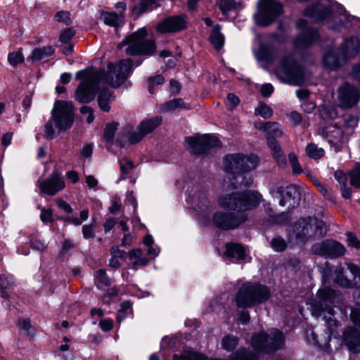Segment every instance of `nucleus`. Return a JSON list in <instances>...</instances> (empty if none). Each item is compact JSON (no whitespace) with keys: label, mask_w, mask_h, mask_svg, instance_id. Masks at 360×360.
Returning a JSON list of instances; mask_svg holds the SVG:
<instances>
[{"label":"nucleus","mask_w":360,"mask_h":360,"mask_svg":"<svg viewBox=\"0 0 360 360\" xmlns=\"http://www.w3.org/2000/svg\"><path fill=\"white\" fill-rule=\"evenodd\" d=\"M208 203L209 200L207 197L204 193H200L198 195V203L195 207L199 210H203L205 207H207Z\"/></svg>","instance_id":"obj_56"},{"label":"nucleus","mask_w":360,"mask_h":360,"mask_svg":"<svg viewBox=\"0 0 360 360\" xmlns=\"http://www.w3.org/2000/svg\"><path fill=\"white\" fill-rule=\"evenodd\" d=\"M118 124L115 122H112L108 123L105 129L103 132V138L106 143L112 144L115 134L117 129Z\"/></svg>","instance_id":"obj_34"},{"label":"nucleus","mask_w":360,"mask_h":360,"mask_svg":"<svg viewBox=\"0 0 360 360\" xmlns=\"http://www.w3.org/2000/svg\"><path fill=\"white\" fill-rule=\"evenodd\" d=\"M162 122V117L157 116L148 120L142 121L138 126V129L141 130L146 136L151 133Z\"/></svg>","instance_id":"obj_26"},{"label":"nucleus","mask_w":360,"mask_h":360,"mask_svg":"<svg viewBox=\"0 0 360 360\" xmlns=\"http://www.w3.org/2000/svg\"><path fill=\"white\" fill-rule=\"evenodd\" d=\"M258 128L266 132L267 142L270 137L276 139V138L281 137L283 134V127L276 122H267L263 123L261 126L258 127Z\"/></svg>","instance_id":"obj_23"},{"label":"nucleus","mask_w":360,"mask_h":360,"mask_svg":"<svg viewBox=\"0 0 360 360\" xmlns=\"http://www.w3.org/2000/svg\"><path fill=\"white\" fill-rule=\"evenodd\" d=\"M188 149L193 154L206 153L211 148L220 146V141L215 136L203 135L202 136H188L186 138Z\"/></svg>","instance_id":"obj_13"},{"label":"nucleus","mask_w":360,"mask_h":360,"mask_svg":"<svg viewBox=\"0 0 360 360\" xmlns=\"http://www.w3.org/2000/svg\"><path fill=\"white\" fill-rule=\"evenodd\" d=\"M276 73L279 77H285L286 82L291 85L300 86L304 83L303 68L291 56L282 59Z\"/></svg>","instance_id":"obj_10"},{"label":"nucleus","mask_w":360,"mask_h":360,"mask_svg":"<svg viewBox=\"0 0 360 360\" xmlns=\"http://www.w3.org/2000/svg\"><path fill=\"white\" fill-rule=\"evenodd\" d=\"M154 3V0H139L138 6L134 8V11L138 15H140L151 9Z\"/></svg>","instance_id":"obj_40"},{"label":"nucleus","mask_w":360,"mask_h":360,"mask_svg":"<svg viewBox=\"0 0 360 360\" xmlns=\"http://www.w3.org/2000/svg\"><path fill=\"white\" fill-rule=\"evenodd\" d=\"M270 296L269 289L258 283H245L239 289L236 302L238 307H250L265 302Z\"/></svg>","instance_id":"obj_7"},{"label":"nucleus","mask_w":360,"mask_h":360,"mask_svg":"<svg viewBox=\"0 0 360 360\" xmlns=\"http://www.w3.org/2000/svg\"><path fill=\"white\" fill-rule=\"evenodd\" d=\"M176 108L188 109V105L186 104L182 98H174L169 101L166 102L161 107L163 112H171Z\"/></svg>","instance_id":"obj_32"},{"label":"nucleus","mask_w":360,"mask_h":360,"mask_svg":"<svg viewBox=\"0 0 360 360\" xmlns=\"http://www.w3.org/2000/svg\"><path fill=\"white\" fill-rule=\"evenodd\" d=\"M240 100L238 96L233 94H229L227 95V106L229 108L232 109L238 105Z\"/></svg>","instance_id":"obj_59"},{"label":"nucleus","mask_w":360,"mask_h":360,"mask_svg":"<svg viewBox=\"0 0 360 360\" xmlns=\"http://www.w3.org/2000/svg\"><path fill=\"white\" fill-rule=\"evenodd\" d=\"M360 44L357 38L352 37L345 40L342 47L340 49L345 60L356 56L359 49Z\"/></svg>","instance_id":"obj_22"},{"label":"nucleus","mask_w":360,"mask_h":360,"mask_svg":"<svg viewBox=\"0 0 360 360\" xmlns=\"http://www.w3.org/2000/svg\"><path fill=\"white\" fill-rule=\"evenodd\" d=\"M145 135L142 133L141 130L137 129V131H134L129 136V141L131 143L135 144L143 139Z\"/></svg>","instance_id":"obj_58"},{"label":"nucleus","mask_w":360,"mask_h":360,"mask_svg":"<svg viewBox=\"0 0 360 360\" xmlns=\"http://www.w3.org/2000/svg\"><path fill=\"white\" fill-rule=\"evenodd\" d=\"M13 283V276L11 275H1L0 276V287L3 290L1 295L7 297V294L5 291L6 289L10 288Z\"/></svg>","instance_id":"obj_41"},{"label":"nucleus","mask_w":360,"mask_h":360,"mask_svg":"<svg viewBox=\"0 0 360 360\" xmlns=\"http://www.w3.org/2000/svg\"><path fill=\"white\" fill-rule=\"evenodd\" d=\"M115 97L112 91L109 89L101 90L98 96V106L103 111L108 112L110 110V104Z\"/></svg>","instance_id":"obj_25"},{"label":"nucleus","mask_w":360,"mask_h":360,"mask_svg":"<svg viewBox=\"0 0 360 360\" xmlns=\"http://www.w3.org/2000/svg\"><path fill=\"white\" fill-rule=\"evenodd\" d=\"M221 26L219 25H217L213 27L212 34L210 37V41L214 46V47L219 50L223 46L224 43V37L221 33Z\"/></svg>","instance_id":"obj_31"},{"label":"nucleus","mask_w":360,"mask_h":360,"mask_svg":"<svg viewBox=\"0 0 360 360\" xmlns=\"http://www.w3.org/2000/svg\"><path fill=\"white\" fill-rule=\"evenodd\" d=\"M292 232L296 240L306 243L323 238L326 233V225L323 221L308 217L295 223Z\"/></svg>","instance_id":"obj_6"},{"label":"nucleus","mask_w":360,"mask_h":360,"mask_svg":"<svg viewBox=\"0 0 360 360\" xmlns=\"http://www.w3.org/2000/svg\"><path fill=\"white\" fill-rule=\"evenodd\" d=\"M101 328L104 331H109L113 327V323L110 319L102 320L99 323Z\"/></svg>","instance_id":"obj_64"},{"label":"nucleus","mask_w":360,"mask_h":360,"mask_svg":"<svg viewBox=\"0 0 360 360\" xmlns=\"http://www.w3.org/2000/svg\"><path fill=\"white\" fill-rule=\"evenodd\" d=\"M56 202L58 207L64 212L67 213H71L72 212L71 206L65 200L62 199H56Z\"/></svg>","instance_id":"obj_62"},{"label":"nucleus","mask_w":360,"mask_h":360,"mask_svg":"<svg viewBox=\"0 0 360 360\" xmlns=\"http://www.w3.org/2000/svg\"><path fill=\"white\" fill-rule=\"evenodd\" d=\"M65 188V181L58 171H54L51 175L40 184L41 191L49 195H54Z\"/></svg>","instance_id":"obj_17"},{"label":"nucleus","mask_w":360,"mask_h":360,"mask_svg":"<svg viewBox=\"0 0 360 360\" xmlns=\"http://www.w3.org/2000/svg\"><path fill=\"white\" fill-rule=\"evenodd\" d=\"M318 31L315 29L305 28L295 39L293 44L297 48L310 46L319 39Z\"/></svg>","instance_id":"obj_19"},{"label":"nucleus","mask_w":360,"mask_h":360,"mask_svg":"<svg viewBox=\"0 0 360 360\" xmlns=\"http://www.w3.org/2000/svg\"><path fill=\"white\" fill-rule=\"evenodd\" d=\"M94 225L93 224L84 225L82 227V234L85 239L93 238L95 235L94 233Z\"/></svg>","instance_id":"obj_55"},{"label":"nucleus","mask_w":360,"mask_h":360,"mask_svg":"<svg viewBox=\"0 0 360 360\" xmlns=\"http://www.w3.org/2000/svg\"><path fill=\"white\" fill-rule=\"evenodd\" d=\"M75 35V30L72 28H68L62 31L60 34L59 40L64 43H68Z\"/></svg>","instance_id":"obj_52"},{"label":"nucleus","mask_w":360,"mask_h":360,"mask_svg":"<svg viewBox=\"0 0 360 360\" xmlns=\"http://www.w3.org/2000/svg\"><path fill=\"white\" fill-rule=\"evenodd\" d=\"M54 122L58 133L70 129L74 122V112L72 103L65 101H56L51 110V119L44 126V132L47 139L56 137V131L53 127Z\"/></svg>","instance_id":"obj_5"},{"label":"nucleus","mask_w":360,"mask_h":360,"mask_svg":"<svg viewBox=\"0 0 360 360\" xmlns=\"http://www.w3.org/2000/svg\"><path fill=\"white\" fill-rule=\"evenodd\" d=\"M360 99L358 89L349 84H345L338 89V101L340 106L350 108L356 105Z\"/></svg>","instance_id":"obj_15"},{"label":"nucleus","mask_w":360,"mask_h":360,"mask_svg":"<svg viewBox=\"0 0 360 360\" xmlns=\"http://www.w3.org/2000/svg\"><path fill=\"white\" fill-rule=\"evenodd\" d=\"M120 170L122 174H127L134 168V164L131 160L124 159L120 161Z\"/></svg>","instance_id":"obj_53"},{"label":"nucleus","mask_w":360,"mask_h":360,"mask_svg":"<svg viewBox=\"0 0 360 360\" xmlns=\"http://www.w3.org/2000/svg\"><path fill=\"white\" fill-rule=\"evenodd\" d=\"M274 91V87L271 84H265L261 88V94L264 97H269Z\"/></svg>","instance_id":"obj_63"},{"label":"nucleus","mask_w":360,"mask_h":360,"mask_svg":"<svg viewBox=\"0 0 360 360\" xmlns=\"http://www.w3.org/2000/svg\"><path fill=\"white\" fill-rule=\"evenodd\" d=\"M238 344V339L233 335H226L221 340L222 348L226 351L233 350Z\"/></svg>","instance_id":"obj_38"},{"label":"nucleus","mask_w":360,"mask_h":360,"mask_svg":"<svg viewBox=\"0 0 360 360\" xmlns=\"http://www.w3.org/2000/svg\"><path fill=\"white\" fill-rule=\"evenodd\" d=\"M288 160L292 167L294 174H300L302 172V167L298 162L297 158L294 153L288 154Z\"/></svg>","instance_id":"obj_47"},{"label":"nucleus","mask_w":360,"mask_h":360,"mask_svg":"<svg viewBox=\"0 0 360 360\" xmlns=\"http://www.w3.org/2000/svg\"><path fill=\"white\" fill-rule=\"evenodd\" d=\"M96 282L99 283L105 286L110 285V279L108 278L105 274V271L103 269H99L96 271L95 275Z\"/></svg>","instance_id":"obj_50"},{"label":"nucleus","mask_w":360,"mask_h":360,"mask_svg":"<svg viewBox=\"0 0 360 360\" xmlns=\"http://www.w3.org/2000/svg\"><path fill=\"white\" fill-rule=\"evenodd\" d=\"M347 266L348 270L353 276L354 284L360 287V267L352 263H347Z\"/></svg>","instance_id":"obj_44"},{"label":"nucleus","mask_w":360,"mask_h":360,"mask_svg":"<svg viewBox=\"0 0 360 360\" xmlns=\"http://www.w3.org/2000/svg\"><path fill=\"white\" fill-rule=\"evenodd\" d=\"M54 20L58 22L63 23L65 25H69L72 23L70 12L67 11H60L56 13Z\"/></svg>","instance_id":"obj_43"},{"label":"nucleus","mask_w":360,"mask_h":360,"mask_svg":"<svg viewBox=\"0 0 360 360\" xmlns=\"http://www.w3.org/2000/svg\"><path fill=\"white\" fill-rule=\"evenodd\" d=\"M347 244L349 247L354 248L356 250L360 249V240L357 238L356 235L352 232H347Z\"/></svg>","instance_id":"obj_49"},{"label":"nucleus","mask_w":360,"mask_h":360,"mask_svg":"<svg viewBox=\"0 0 360 360\" xmlns=\"http://www.w3.org/2000/svg\"><path fill=\"white\" fill-rule=\"evenodd\" d=\"M350 319L356 326L360 327V309H352Z\"/></svg>","instance_id":"obj_60"},{"label":"nucleus","mask_w":360,"mask_h":360,"mask_svg":"<svg viewBox=\"0 0 360 360\" xmlns=\"http://www.w3.org/2000/svg\"><path fill=\"white\" fill-rule=\"evenodd\" d=\"M262 200L259 193L252 190L222 195L218 200L219 206L237 212H217L212 217L213 222L217 228L223 230L236 229L248 219L245 212L257 207Z\"/></svg>","instance_id":"obj_2"},{"label":"nucleus","mask_w":360,"mask_h":360,"mask_svg":"<svg viewBox=\"0 0 360 360\" xmlns=\"http://www.w3.org/2000/svg\"><path fill=\"white\" fill-rule=\"evenodd\" d=\"M268 146L270 148L273 157L280 166L286 165V158L284 153L282 151L280 144L277 141L270 137L269 138Z\"/></svg>","instance_id":"obj_24"},{"label":"nucleus","mask_w":360,"mask_h":360,"mask_svg":"<svg viewBox=\"0 0 360 360\" xmlns=\"http://www.w3.org/2000/svg\"><path fill=\"white\" fill-rule=\"evenodd\" d=\"M40 219L44 223L52 222L53 221L52 210L43 208L41 211Z\"/></svg>","instance_id":"obj_54"},{"label":"nucleus","mask_w":360,"mask_h":360,"mask_svg":"<svg viewBox=\"0 0 360 360\" xmlns=\"http://www.w3.org/2000/svg\"><path fill=\"white\" fill-rule=\"evenodd\" d=\"M281 4L274 0H265L262 8L255 15V20L259 26H267L274 21L282 13Z\"/></svg>","instance_id":"obj_12"},{"label":"nucleus","mask_w":360,"mask_h":360,"mask_svg":"<svg viewBox=\"0 0 360 360\" xmlns=\"http://www.w3.org/2000/svg\"><path fill=\"white\" fill-rule=\"evenodd\" d=\"M342 341L348 350L352 353L360 352V331L352 327H347L342 333Z\"/></svg>","instance_id":"obj_18"},{"label":"nucleus","mask_w":360,"mask_h":360,"mask_svg":"<svg viewBox=\"0 0 360 360\" xmlns=\"http://www.w3.org/2000/svg\"><path fill=\"white\" fill-rule=\"evenodd\" d=\"M276 193L279 195V205L286 207L288 210H291L297 207L299 205L298 195L299 193L294 186H288L285 188L278 187Z\"/></svg>","instance_id":"obj_16"},{"label":"nucleus","mask_w":360,"mask_h":360,"mask_svg":"<svg viewBox=\"0 0 360 360\" xmlns=\"http://www.w3.org/2000/svg\"><path fill=\"white\" fill-rule=\"evenodd\" d=\"M217 4L222 13L227 15L229 12L235 7L233 0H219Z\"/></svg>","instance_id":"obj_46"},{"label":"nucleus","mask_w":360,"mask_h":360,"mask_svg":"<svg viewBox=\"0 0 360 360\" xmlns=\"http://www.w3.org/2000/svg\"><path fill=\"white\" fill-rule=\"evenodd\" d=\"M284 342L283 334L276 328L255 333L252 337V346L254 349L266 354L282 348Z\"/></svg>","instance_id":"obj_8"},{"label":"nucleus","mask_w":360,"mask_h":360,"mask_svg":"<svg viewBox=\"0 0 360 360\" xmlns=\"http://www.w3.org/2000/svg\"><path fill=\"white\" fill-rule=\"evenodd\" d=\"M334 176L341 186L347 184V177L342 171L337 170L334 173Z\"/></svg>","instance_id":"obj_61"},{"label":"nucleus","mask_w":360,"mask_h":360,"mask_svg":"<svg viewBox=\"0 0 360 360\" xmlns=\"http://www.w3.org/2000/svg\"><path fill=\"white\" fill-rule=\"evenodd\" d=\"M323 63L330 69H335L345 62L340 49H333L323 56Z\"/></svg>","instance_id":"obj_21"},{"label":"nucleus","mask_w":360,"mask_h":360,"mask_svg":"<svg viewBox=\"0 0 360 360\" xmlns=\"http://www.w3.org/2000/svg\"><path fill=\"white\" fill-rule=\"evenodd\" d=\"M258 162V157L252 154L226 155L224 158V168L229 176L227 180L224 179V186L232 189L250 186L252 181L249 172L255 169Z\"/></svg>","instance_id":"obj_3"},{"label":"nucleus","mask_w":360,"mask_h":360,"mask_svg":"<svg viewBox=\"0 0 360 360\" xmlns=\"http://www.w3.org/2000/svg\"><path fill=\"white\" fill-rule=\"evenodd\" d=\"M306 153L312 159H319L325 154L324 150L314 143H309L307 146Z\"/></svg>","instance_id":"obj_35"},{"label":"nucleus","mask_w":360,"mask_h":360,"mask_svg":"<svg viewBox=\"0 0 360 360\" xmlns=\"http://www.w3.org/2000/svg\"><path fill=\"white\" fill-rule=\"evenodd\" d=\"M271 246L276 252H283L287 248V243L281 237L277 236L271 240Z\"/></svg>","instance_id":"obj_42"},{"label":"nucleus","mask_w":360,"mask_h":360,"mask_svg":"<svg viewBox=\"0 0 360 360\" xmlns=\"http://www.w3.org/2000/svg\"><path fill=\"white\" fill-rule=\"evenodd\" d=\"M8 60L11 65L16 66L23 62L24 57L20 52H13L8 54Z\"/></svg>","instance_id":"obj_48"},{"label":"nucleus","mask_w":360,"mask_h":360,"mask_svg":"<svg viewBox=\"0 0 360 360\" xmlns=\"http://www.w3.org/2000/svg\"><path fill=\"white\" fill-rule=\"evenodd\" d=\"M229 360H258V356L253 352L240 347L229 356Z\"/></svg>","instance_id":"obj_29"},{"label":"nucleus","mask_w":360,"mask_h":360,"mask_svg":"<svg viewBox=\"0 0 360 360\" xmlns=\"http://www.w3.org/2000/svg\"><path fill=\"white\" fill-rule=\"evenodd\" d=\"M53 53L54 49L51 46L36 48L32 51V55L28 59H31L32 60H39L51 56Z\"/></svg>","instance_id":"obj_33"},{"label":"nucleus","mask_w":360,"mask_h":360,"mask_svg":"<svg viewBox=\"0 0 360 360\" xmlns=\"http://www.w3.org/2000/svg\"><path fill=\"white\" fill-rule=\"evenodd\" d=\"M80 112L83 115H88L86 121L89 124L93 122L94 120V115L93 113L92 108L86 105H84L80 108Z\"/></svg>","instance_id":"obj_57"},{"label":"nucleus","mask_w":360,"mask_h":360,"mask_svg":"<svg viewBox=\"0 0 360 360\" xmlns=\"http://www.w3.org/2000/svg\"><path fill=\"white\" fill-rule=\"evenodd\" d=\"M330 14V8L321 4L310 6L304 11L305 16L317 22L326 19Z\"/></svg>","instance_id":"obj_20"},{"label":"nucleus","mask_w":360,"mask_h":360,"mask_svg":"<svg viewBox=\"0 0 360 360\" xmlns=\"http://www.w3.org/2000/svg\"><path fill=\"white\" fill-rule=\"evenodd\" d=\"M255 114L259 115L264 119H267L271 117L273 111L271 108L265 103H261L255 110Z\"/></svg>","instance_id":"obj_39"},{"label":"nucleus","mask_w":360,"mask_h":360,"mask_svg":"<svg viewBox=\"0 0 360 360\" xmlns=\"http://www.w3.org/2000/svg\"><path fill=\"white\" fill-rule=\"evenodd\" d=\"M350 184L355 188H360V163L349 172Z\"/></svg>","instance_id":"obj_37"},{"label":"nucleus","mask_w":360,"mask_h":360,"mask_svg":"<svg viewBox=\"0 0 360 360\" xmlns=\"http://www.w3.org/2000/svg\"><path fill=\"white\" fill-rule=\"evenodd\" d=\"M131 313V304L129 301H124L120 304V309L118 311L117 318L120 319L121 317L123 319L124 316Z\"/></svg>","instance_id":"obj_51"},{"label":"nucleus","mask_w":360,"mask_h":360,"mask_svg":"<svg viewBox=\"0 0 360 360\" xmlns=\"http://www.w3.org/2000/svg\"><path fill=\"white\" fill-rule=\"evenodd\" d=\"M186 15L169 16L157 25L156 30L162 34L178 32L186 29Z\"/></svg>","instance_id":"obj_14"},{"label":"nucleus","mask_w":360,"mask_h":360,"mask_svg":"<svg viewBox=\"0 0 360 360\" xmlns=\"http://www.w3.org/2000/svg\"><path fill=\"white\" fill-rule=\"evenodd\" d=\"M318 301L311 304V313L315 316H323L326 324V333L328 338L340 337L339 323L334 319L333 304L335 299V291L330 288H322L316 293Z\"/></svg>","instance_id":"obj_4"},{"label":"nucleus","mask_w":360,"mask_h":360,"mask_svg":"<svg viewBox=\"0 0 360 360\" xmlns=\"http://www.w3.org/2000/svg\"><path fill=\"white\" fill-rule=\"evenodd\" d=\"M311 252L325 258L334 259L344 255L346 248L338 241L327 239L314 243L311 246Z\"/></svg>","instance_id":"obj_11"},{"label":"nucleus","mask_w":360,"mask_h":360,"mask_svg":"<svg viewBox=\"0 0 360 360\" xmlns=\"http://www.w3.org/2000/svg\"><path fill=\"white\" fill-rule=\"evenodd\" d=\"M129 259L132 262V267L137 269L139 266H146L148 263V259L143 257L141 250L134 249L129 252Z\"/></svg>","instance_id":"obj_30"},{"label":"nucleus","mask_w":360,"mask_h":360,"mask_svg":"<svg viewBox=\"0 0 360 360\" xmlns=\"http://www.w3.org/2000/svg\"><path fill=\"white\" fill-rule=\"evenodd\" d=\"M124 14L121 12L115 13L103 11L101 13V18L103 20L105 24L112 27L118 26L120 22L124 18Z\"/></svg>","instance_id":"obj_27"},{"label":"nucleus","mask_w":360,"mask_h":360,"mask_svg":"<svg viewBox=\"0 0 360 360\" xmlns=\"http://www.w3.org/2000/svg\"><path fill=\"white\" fill-rule=\"evenodd\" d=\"M148 82L149 83L148 90L150 94H153L154 93L155 87L164 82V77L162 75H158L155 77H148Z\"/></svg>","instance_id":"obj_45"},{"label":"nucleus","mask_w":360,"mask_h":360,"mask_svg":"<svg viewBox=\"0 0 360 360\" xmlns=\"http://www.w3.org/2000/svg\"><path fill=\"white\" fill-rule=\"evenodd\" d=\"M226 248V254L229 257L234 258L238 260L245 258V249L242 245L237 243H227Z\"/></svg>","instance_id":"obj_28"},{"label":"nucleus","mask_w":360,"mask_h":360,"mask_svg":"<svg viewBox=\"0 0 360 360\" xmlns=\"http://www.w3.org/2000/svg\"><path fill=\"white\" fill-rule=\"evenodd\" d=\"M335 274V281L338 285L346 288L352 286V281L344 276L343 269L341 266L336 268Z\"/></svg>","instance_id":"obj_36"},{"label":"nucleus","mask_w":360,"mask_h":360,"mask_svg":"<svg viewBox=\"0 0 360 360\" xmlns=\"http://www.w3.org/2000/svg\"><path fill=\"white\" fill-rule=\"evenodd\" d=\"M146 34V30L141 29L120 43L118 48L127 45L125 52L130 56L151 54L155 50V44L153 40L145 38Z\"/></svg>","instance_id":"obj_9"},{"label":"nucleus","mask_w":360,"mask_h":360,"mask_svg":"<svg viewBox=\"0 0 360 360\" xmlns=\"http://www.w3.org/2000/svg\"><path fill=\"white\" fill-rule=\"evenodd\" d=\"M108 73L104 69L94 72H90L88 70L78 71L75 75L76 78L84 81L75 91V99L81 103H87L93 101L95 91L101 82L109 84L114 88L120 86L131 72L132 60H122L117 65L110 62L108 64Z\"/></svg>","instance_id":"obj_1"}]
</instances>
